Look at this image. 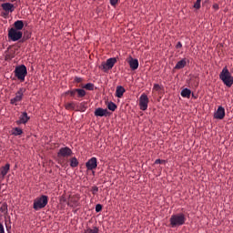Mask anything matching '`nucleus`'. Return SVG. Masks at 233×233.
<instances>
[{
  "label": "nucleus",
  "mask_w": 233,
  "mask_h": 233,
  "mask_svg": "<svg viewBox=\"0 0 233 233\" xmlns=\"http://www.w3.org/2000/svg\"><path fill=\"white\" fill-rule=\"evenodd\" d=\"M103 210V206L101 204H97L96 206V212H101Z\"/></svg>",
  "instance_id": "34"
},
{
  "label": "nucleus",
  "mask_w": 233,
  "mask_h": 233,
  "mask_svg": "<svg viewBox=\"0 0 233 233\" xmlns=\"http://www.w3.org/2000/svg\"><path fill=\"white\" fill-rule=\"evenodd\" d=\"M95 116L96 117H106V116H110V112H108V109L98 107L95 110Z\"/></svg>",
  "instance_id": "13"
},
{
  "label": "nucleus",
  "mask_w": 233,
  "mask_h": 233,
  "mask_svg": "<svg viewBox=\"0 0 233 233\" xmlns=\"http://www.w3.org/2000/svg\"><path fill=\"white\" fill-rule=\"evenodd\" d=\"M23 37V33L21 31H17V29L11 28L8 31V39L11 41H19Z\"/></svg>",
  "instance_id": "7"
},
{
  "label": "nucleus",
  "mask_w": 233,
  "mask_h": 233,
  "mask_svg": "<svg viewBox=\"0 0 233 233\" xmlns=\"http://www.w3.org/2000/svg\"><path fill=\"white\" fill-rule=\"evenodd\" d=\"M85 110H86V103L82 102V103H80V111L85 112Z\"/></svg>",
  "instance_id": "31"
},
{
  "label": "nucleus",
  "mask_w": 233,
  "mask_h": 233,
  "mask_svg": "<svg viewBox=\"0 0 233 233\" xmlns=\"http://www.w3.org/2000/svg\"><path fill=\"white\" fill-rule=\"evenodd\" d=\"M66 110H76V102H69L66 104Z\"/></svg>",
  "instance_id": "23"
},
{
  "label": "nucleus",
  "mask_w": 233,
  "mask_h": 233,
  "mask_svg": "<svg viewBox=\"0 0 233 233\" xmlns=\"http://www.w3.org/2000/svg\"><path fill=\"white\" fill-rule=\"evenodd\" d=\"M0 212H2V214H6L8 212V205L6 203H0Z\"/></svg>",
  "instance_id": "22"
},
{
  "label": "nucleus",
  "mask_w": 233,
  "mask_h": 233,
  "mask_svg": "<svg viewBox=\"0 0 233 233\" xmlns=\"http://www.w3.org/2000/svg\"><path fill=\"white\" fill-rule=\"evenodd\" d=\"M153 90H155L156 92H159V90H161V86H159V84H155L153 86Z\"/></svg>",
  "instance_id": "33"
},
{
  "label": "nucleus",
  "mask_w": 233,
  "mask_h": 233,
  "mask_svg": "<svg viewBox=\"0 0 233 233\" xmlns=\"http://www.w3.org/2000/svg\"><path fill=\"white\" fill-rule=\"evenodd\" d=\"M169 221L172 228H176V227H181L182 225H185V221H187V218L185 217V214L179 213V214L172 215Z\"/></svg>",
  "instance_id": "2"
},
{
  "label": "nucleus",
  "mask_w": 233,
  "mask_h": 233,
  "mask_svg": "<svg viewBox=\"0 0 233 233\" xmlns=\"http://www.w3.org/2000/svg\"><path fill=\"white\" fill-rule=\"evenodd\" d=\"M46 205H48V196L42 195L40 198L35 199L33 208L35 210H41V208H45Z\"/></svg>",
  "instance_id": "3"
},
{
  "label": "nucleus",
  "mask_w": 233,
  "mask_h": 233,
  "mask_svg": "<svg viewBox=\"0 0 233 233\" xmlns=\"http://www.w3.org/2000/svg\"><path fill=\"white\" fill-rule=\"evenodd\" d=\"M1 8L4 10V12H5V15H8L9 14H12L14 10H15V6L14 5V4L9 2L3 3L1 5Z\"/></svg>",
  "instance_id": "8"
},
{
  "label": "nucleus",
  "mask_w": 233,
  "mask_h": 233,
  "mask_svg": "<svg viewBox=\"0 0 233 233\" xmlns=\"http://www.w3.org/2000/svg\"><path fill=\"white\" fill-rule=\"evenodd\" d=\"M140 110H147L148 108V96L146 94H142L139 98Z\"/></svg>",
  "instance_id": "9"
},
{
  "label": "nucleus",
  "mask_w": 233,
  "mask_h": 233,
  "mask_svg": "<svg viewBox=\"0 0 233 233\" xmlns=\"http://www.w3.org/2000/svg\"><path fill=\"white\" fill-rule=\"evenodd\" d=\"M117 3H119V0H110L111 6H116V5H117Z\"/></svg>",
  "instance_id": "35"
},
{
  "label": "nucleus",
  "mask_w": 233,
  "mask_h": 233,
  "mask_svg": "<svg viewBox=\"0 0 233 233\" xmlns=\"http://www.w3.org/2000/svg\"><path fill=\"white\" fill-rule=\"evenodd\" d=\"M86 232V233H99V228L97 227H94L93 228H87Z\"/></svg>",
  "instance_id": "26"
},
{
  "label": "nucleus",
  "mask_w": 233,
  "mask_h": 233,
  "mask_svg": "<svg viewBox=\"0 0 233 233\" xmlns=\"http://www.w3.org/2000/svg\"><path fill=\"white\" fill-rule=\"evenodd\" d=\"M66 94H69L71 96V97H76L77 91H76V89H73V90L67 91Z\"/></svg>",
  "instance_id": "30"
},
{
  "label": "nucleus",
  "mask_w": 233,
  "mask_h": 233,
  "mask_svg": "<svg viewBox=\"0 0 233 233\" xmlns=\"http://www.w3.org/2000/svg\"><path fill=\"white\" fill-rule=\"evenodd\" d=\"M13 134L14 136H21V134H23V129L15 127V129H13Z\"/></svg>",
  "instance_id": "27"
},
{
  "label": "nucleus",
  "mask_w": 233,
  "mask_h": 233,
  "mask_svg": "<svg viewBox=\"0 0 233 233\" xmlns=\"http://www.w3.org/2000/svg\"><path fill=\"white\" fill-rule=\"evenodd\" d=\"M62 201H66V199L65 198H62Z\"/></svg>",
  "instance_id": "42"
},
{
  "label": "nucleus",
  "mask_w": 233,
  "mask_h": 233,
  "mask_svg": "<svg viewBox=\"0 0 233 233\" xmlns=\"http://www.w3.org/2000/svg\"><path fill=\"white\" fill-rule=\"evenodd\" d=\"M108 110H111V112H116L117 106L114 102H109L107 104Z\"/></svg>",
  "instance_id": "25"
},
{
  "label": "nucleus",
  "mask_w": 233,
  "mask_h": 233,
  "mask_svg": "<svg viewBox=\"0 0 233 233\" xmlns=\"http://www.w3.org/2000/svg\"><path fill=\"white\" fill-rule=\"evenodd\" d=\"M86 167L87 170H94L97 168V158L96 157H91L86 163Z\"/></svg>",
  "instance_id": "11"
},
{
  "label": "nucleus",
  "mask_w": 233,
  "mask_h": 233,
  "mask_svg": "<svg viewBox=\"0 0 233 233\" xmlns=\"http://www.w3.org/2000/svg\"><path fill=\"white\" fill-rule=\"evenodd\" d=\"M9 171H10V164H5V167H1V176L5 177V176H6Z\"/></svg>",
  "instance_id": "19"
},
{
  "label": "nucleus",
  "mask_w": 233,
  "mask_h": 233,
  "mask_svg": "<svg viewBox=\"0 0 233 233\" xmlns=\"http://www.w3.org/2000/svg\"><path fill=\"white\" fill-rule=\"evenodd\" d=\"M17 0H0L1 3H15Z\"/></svg>",
  "instance_id": "38"
},
{
  "label": "nucleus",
  "mask_w": 233,
  "mask_h": 233,
  "mask_svg": "<svg viewBox=\"0 0 233 233\" xmlns=\"http://www.w3.org/2000/svg\"><path fill=\"white\" fill-rule=\"evenodd\" d=\"M0 233H5V226L0 223Z\"/></svg>",
  "instance_id": "39"
},
{
  "label": "nucleus",
  "mask_w": 233,
  "mask_h": 233,
  "mask_svg": "<svg viewBox=\"0 0 233 233\" xmlns=\"http://www.w3.org/2000/svg\"><path fill=\"white\" fill-rule=\"evenodd\" d=\"M91 192L94 196H96V194H97V192H99V187H97L96 186L92 187L91 188Z\"/></svg>",
  "instance_id": "32"
},
{
  "label": "nucleus",
  "mask_w": 233,
  "mask_h": 233,
  "mask_svg": "<svg viewBox=\"0 0 233 233\" xmlns=\"http://www.w3.org/2000/svg\"><path fill=\"white\" fill-rule=\"evenodd\" d=\"M187 66V58H183L178 61L175 66V70H181V68H185Z\"/></svg>",
  "instance_id": "17"
},
{
  "label": "nucleus",
  "mask_w": 233,
  "mask_h": 233,
  "mask_svg": "<svg viewBox=\"0 0 233 233\" xmlns=\"http://www.w3.org/2000/svg\"><path fill=\"white\" fill-rule=\"evenodd\" d=\"M183 44H181V42H178L176 46V48H182Z\"/></svg>",
  "instance_id": "40"
},
{
  "label": "nucleus",
  "mask_w": 233,
  "mask_h": 233,
  "mask_svg": "<svg viewBox=\"0 0 233 233\" xmlns=\"http://www.w3.org/2000/svg\"><path fill=\"white\" fill-rule=\"evenodd\" d=\"M116 63H117V58L116 57L108 58L106 62H103L101 64L102 70H104V72H108V70H112Z\"/></svg>",
  "instance_id": "5"
},
{
  "label": "nucleus",
  "mask_w": 233,
  "mask_h": 233,
  "mask_svg": "<svg viewBox=\"0 0 233 233\" xmlns=\"http://www.w3.org/2000/svg\"><path fill=\"white\" fill-rule=\"evenodd\" d=\"M78 165H79V161H77V158L72 157V158L70 159V167H71L72 168H76V167H78Z\"/></svg>",
  "instance_id": "24"
},
{
  "label": "nucleus",
  "mask_w": 233,
  "mask_h": 233,
  "mask_svg": "<svg viewBox=\"0 0 233 233\" xmlns=\"http://www.w3.org/2000/svg\"><path fill=\"white\" fill-rule=\"evenodd\" d=\"M11 28H14V30L21 32V30L25 28V23L23 22V20H17L14 23V27Z\"/></svg>",
  "instance_id": "16"
},
{
  "label": "nucleus",
  "mask_w": 233,
  "mask_h": 233,
  "mask_svg": "<svg viewBox=\"0 0 233 233\" xmlns=\"http://www.w3.org/2000/svg\"><path fill=\"white\" fill-rule=\"evenodd\" d=\"M180 94L182 97H187L188 99L190 98V95L192 94V91L188 88H184Z\"/></svg>",
  "instance_id": "20"
},
{
  "label": "nucleus",
  "mask_w": 233,
  "mask_h": 233,
  "mask_svg": "<svg viewBox=\"0 0 233 233\" xmlns=\"http://www.w3.org/2000/svg\"><path fill=\"white\" fill-rule=\"evenodd\" d=\"M127 90H125V87L123 86H117L116 90V96L118 98L123 97V94H125Z\"/></svg>",
  "instance_id": "18"
},
{
  "label": "nucleus",
  "mask_w": 233,
  "mask_h": 233,
  "mask_svg": "<svg viewBox=\"0 0 233 233\" xmlns=\"http://www.w3.org/2000/svg\"><path fill=\"white\" fill-rule=\"evenodd\" d=\"M75 83H83V78H81L79 76H76L75 77Z\"/></svg>",
  "instance_id": "36"
},
{
  "label": "nucleus",
  "mask_w": 233,
  "mask_h": 233,
  "mask_svg": "<svg viewBox=\"0 0 233 233\" xmlns=\"http://www.w3.org/2000/svg\"><path fill=\"white\" fill-rule=\"evenodd\" d=\"M193 6L197 10H199V8H201V0H197Z\"/></svg>",
  "instance_id": "29"
},
{
  "label": "nucleus",
  "mask_w": 233,
  "mask_h": 233,
  "mask_svg": "<svg viewBox=\"0 0 233 233\" xmlns=\"http://www.w3.org/2000/svg\"><path fill=\"white\" fill-rule=\"evenodd\" d=\"M30 121V116H28V113L24 112L19 117V120L16 121L17 125H26Z\"/></svg>",
  "instance_id": "14"
},
{
  "label": "nucleus",
  "mask_w": 233,
  "mask_h": 233,
  "mask_svg": "<svg viewBox=\"0 0 233 233\" xmlns=\"http://www.w3.org/2000/svg\"><path fill=\"white\" fill-rule=\"evenodd\" d=\"M76 92L77 94V97H85L86 96V91L81 88H76Z\"/></svg>",
  "instance_id": "21"
},
{
  "label": "nucleus",
  "mask_w": 233,
  "mask_h": 233,
  "mask_svg": "<svg viewBox=\"0 0 233 233\" xmlns=\"http://www.w3.org/2000/svg\"><path fill=\"white\" fill-rule=\"evenodd\" d=\"M163 163H166V161H165V160H161V159H157V160L155 161V165H161V164H163Z\"/></svg>",
  "instance_id": "37"
},
{
  "label": "nucleus",
  "mask_w": 233,
  "mask_h": 233,
  "mask_svg": "<svg viewBox=\"0 0 233 233\" xmlns=\"http://www.w3.org/2000/svg\"><path fill=\"white\" fill-rule=\"evenodd\" d=\"M72 154H73L72 149H70L69 147H62L60 148L57 156L58 157H70Z\"/></svg>",
  "instance_id": "10"
},
{
  "label": "nucleus",
  "mask_w": 233,
  "mask_h": 233,
  "mask_svg": "<svg viewBox=\"0 0 233 233\" xmlns=\"http://www.w3.org/2000/svg\"><path fill=\"white\" fill-rule=\"evenodd\" d=\"M25 92H26V88H19L15 94V96L10 100V104L17 106V103H21V101H23V96H25Z\"/></svg>",
  "instance_id": "6"
},
{
  "label": "nucleus",
  "mask_w": 233,
  "mask_h": 233,
  "mask_svg": "<svg viewBox=\"0 0 233 233\" xmlns=\"http://www.w3.org/2000/svg\"><path fill=\"white\" fill-rule=\"evenodd\" d=\"M219 79L228 88L232 87L233 85V76L232 73L228 70L227 66L223 67L222 71L219 74Z\"/></svg>",
  "instance_id": "1"
},
{
  "label": "nucleus",
  "mask_w": 233,
  "mask_h": 233,
  "mask_svg": "<svg viewBox=\"0 0 233 233\" xmlns=\"http://www.w3.org/2000/svg\"><path fill=\"white\" fill-rule=\"evenodd\" d=\"M82 88H85L86 90H94V84L87 83L85 86H83Z\"/></svg>",
  "instance_id": "28"
},
{
  "label": "nucleus",
  "mask_w": 233,
  "mask_h": 233,
  "mask_svg": "<svg viewBox=\"0 0 233 233\" xmlns=\"http://www.w3.org/2000/svg\"><path fill=\"white\" fill-rule=\"evenodd\" d=\"M215 119H225V107L219 106L217 111L214 113Z\"/></svg>",
  "instance_id": "12"
},
{
  "label": "nucleus",
  "mask_w": 233,
  "mask_h": 233,
  "mask_svg": "<svg viewBox=\"0 0 233 233\" xmlns=\"http://www.w3.org/2000/svg\"><path fill=\"white\" fill-rule=\"evenodd\" d=\"M127 63L131 70H137V68H139V61L136 58H133L132 56L129 57Z\"/></svg>",
  "instance_id": "15"
},
{
  "label": "nucleus",
  "mask_w": 233,
  "mask_h": 233,
  "mask_svg": "<svg viewBox=\"0 0 233 233\" xmlns=\"http://www.w3.org/2000/svg\"><path fill=\"white\" fill-rule=\"evenodd\" d=\"M28 75V70L26 69V66L21 65L15 67V76L17 77L21 83H24L25 78Z\"/></svg>",
  "instance_id": "4"
},
{
  "label": "nucleus",
  "mask_w": 233,
  "mask_h": 233,
  "mask_svg": "<svg viewBox=\"0 0 233 233\" xmlns=\"http://www.w3.org/2000/svg\"><path fill=\"white\" fill-rule=\"evenodd\" d=\"M213 8H215V10H219V5H218V4H215L213 5Z\"/></svg>",
  "instance_id": "41"
}]
</instances>
